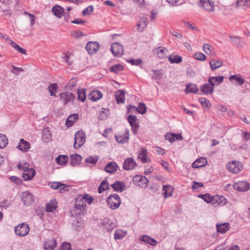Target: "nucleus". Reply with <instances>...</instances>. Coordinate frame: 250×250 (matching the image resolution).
I'll list each match as a JSON object with an SVG mask.
<instances>
[{"instance_id":"nucleus-43","label":"nucleus","mask_w":250,"mask_h":250,"mask_svg":"<svg viewBox=\"0 0 250 250\" xmlns=\"http://www.w3.org/2000/svg\"><path fill=\"white\" fill-rule=\"evenodd\" d=\"M168 60L171 63H179L182 61V58L177 55H171L168 57Z\"/></svg>"},{"instance_id":"nucleus-2","label":"nucleus","mask_w":250,"mask_h":250,"mask_svg":"<svg viewBox=\"0 0 250 250\" xmlns=\"http://www.w3.org/2000/svg\"><path fill=\"white\" fill-rule=\"evenodd\" d=\"M85 142V136L84 133L82 130H78L75 134V141L74 147L79 148L82 146Z\"/></svg>"},{"instance_id":"nucleus-17","label":"nucleus","mask_w":250,"mask_h":250,"mask_svg":"<svg viewBox=\"0 0 250 250\" xmlns=\"http://www.w3.org/2000/svg\"><path fill=\"white\" fill-rule=\"evenodd\" d=\"M165 139L169 141L171 143L176 140H182L183 137L180 134H175L173 133H167L165 136Z\"/></svg>"},{"instance_id":"nucleus-20","label":"nucleus","mask_w":250,"mask_h":250,"mask_svg":"<svg viewBox=\"0 0 250 250\" xmlns=\"http://www.w3.org/2000/svg\"><path fill=\"white\" fill-rule=\"evenodd\" d=\"M226 202V199L224 196L216 195L213 196L212 205L216 207L220 205H225Z\"/></svg>"},{"instance_id":"nucleus-56","label":"nucleus","mask_w":250,"mask_h":250,"mask_svg":"<svg viewBox=\"0 0 250 250\" xmlns=\"http://www.w3.org/2000/svg\"><path fill=\"white\" fill-rule=\"evenodd\" d=\"M152 73L151 74L152 79L158 80L162 77L163 74L160 70H152Z\"/></svg>"},{"instance_id":"nucleus-55","label":"nucleus","mask_w":250,"mask_h":250,"mask_svg":"<svg viewBox=\"0 0 250 250\" xmlns=\"http://www.w3.org/2000/svg\"><path fill=\"white\" fill-rule=\"evenodd\" d=\"M123 68L124 67L123 65L120 64H118L111 66L110 68V70L111 72H114L115 73H117L119 71L122 70Z\"/></svg>"},{"instance_id":"nucleus-30","label":"nucleus","mask_w":250,"mask_h":250,"mask_svg":"<svg viewBox=\"0 0 250 250\" xmlns=\"http://www.w3.org/2000/svg\"><path fill=\"white\" fill-rule=\"evenodd\" d=\"M223 61L220 59H212L209 62V64L210 68L211 70H215V69L220 67L223 65Z\"/></svg>"},{"instance_id":"nucleus-13","label":"nucleus","mask_w":250,"mask_h":250,"mask_svg":"<svg viewBox=\"0 0 250 250\" xmlns=\"http://www.w3.org/2000/svg\"><path fill=\"white\" fill-rule=\"evenodd\" d=\"M99 48V43L96 42H89L85 46V49L90 54H93L95 53Z\"/></svg>"},{"instance_id":"nucleus-51","label":"nucleus","mask_w":250,"mask_h":250,"mask_svg":"<svg viewBox=\"0 0 250 250\" xmlns=\"http://www.w3.org/2000/svg\"><path fill=\"white\" fill-rule=\"evenodd\" d=\"M198 197L203 199L207 203H211L212 204L213 196H210L209 194L207 193L205 194H201L199 195Z\"/></svg>"},{"instance_id":"nucleus-26","label":"nucleus","mask_w":250,"mask_h":250,"mask_svg":"<svg viewBox=\"0 0 250 250\" xmlns=\"http://www.w3.org/2000/svg\"><path fill=\"white\" fill-rule=\"evenodd\" d=\"M208 164V161L206 158L204 157H201L195 160L192 164V167L193 168H199L205 167Z\"/></svg>"},{"instance_id":"nucleus-42","label":"nucleus","mask_w":250,"mask_h":250,"mask_svg":"<svg viewBox=\"0 0 250 250\" xmlns=\"http://www.w3.org/2000/svg\"><path fill=\"white\" fill-rule=\"evenodd\" d=\"M57 202L55 200H51L46 204L45 209L48 212H53L57 207Z\"/></svg>"},{"instance_id":"nucleus-49","label":"nucleus","mask_w":250,"mask_h":250,"mask_svg":"<svg viewBox=\"0 0 250 250\" xmlns=\"http://www.w3.org/2000/svg\"><path fill=\"white\" fill-rule=\"evenodd\" d=\"M8 143L6 136L2 134H0V148L5 147Z\"/></svg>"},{"instance_id":"nucleus-6","label":"nucleus","mask_w":250,"mask_h":250,"mask_svg":"<svg viewBox=\"0 0 250 250\" xmlns=\"http://www.w3.org/2000/svg\"><path fill=\"white\" fill-rule=\"evenodd\" d=\"M227 167L230 172L234 173H238L241 170L242 165L238 162L232 161L227 164Z\"/></svg>"},{"instance_id":"nucleus-45","label":"nucleus","mask_w":250,"mask_h":250,"mask_svg":"<svg viewBox=\"0 0 250 250\" xmlns=\"http://www.w3.org/2000/svg\"><path fill=\"white\" fill-rule=\"evenodd\" d=\"M229 38L231 39V42L233 44L236 45L238 47L242 48L244 43L241 41V38L238 36L232 37L229 36Z\"/></svg>"},{"instance_id":"nucleus-5","label":"nucleus","mask_w":250,"mask_h":250,"mask_svg":"<svg viewBox=\"0 0 250 250\" xmlns=\"http://www.w3.org/2000/svg\"><path fill=\"white\" fill-rule=\"evenodd\" d=\"M111 51L114 56L120 57L124 54L123 46L119 43H113L111 46Z\"/></svg>"},{"instance_id":"nucleus-33","label":"nucleus","mask_w":250,"mask_h":250,"mask_svg":"<svg viewBox=\"0 0 250 250\" xmlns=\"http://www.w3.org/2000/svg\"><path fill=\"white\" fill-rule=\"evenodd\" d=\"M52 11L55 16L61 18L64 12V9L58 5H56L52 7Z\"/></svg>"},{"instance_id":"nucleus-23","label":"nucleus","mask_w":250,"mask_h":250,"mask_svg":"<svg viewBox=\"0 0 250 250\" xmlns=\"http://www.w3.org/2000/svg\"><path fill=\"white\" fill-rule=\"evenodd\" d=\"M17 147L23 152H27L30 148V145L29 142L21 139Z\"/></svg>"},{"instance_id":"nucleus-59","label":"nucleus","mask_w":250,"mask_h":250,"mask_svg":"<svg viewBox=\"0 0 250 250\" xmlns=\"http://www.w3.org/2000/svg\"><path fill=\"white\" fill-rule=\"evenodd\" d=\"M125 234L124 233V232L121 230H118L115 231L114 233V239H122L124 238Z\"/></svg>"},{"instance_id":"nucleus-11","label":"nucleus","mask_w":250,"mask_h":250,"mask_svg":"<svg viewBox=\"0 0 250 250\" xmlns=\"http://www.w3.org/2000/svg\"><path fill=\"white\" fill-rule=\"evenodd\" d=\"M233 188L239 191H246L250 189V186L249 183L245 181H240L235 183L233 185Z\"/></svg>"},{"instance_id":"nucleus-32","label":"nucleus","mask_w":250,"mask_h":250,"mask_svg":"<svg viewBox=\"0 0 250 250\" xmlns=\"http://www.w3.org/2000/svg\"><path fill=\"white\" fill-rule=\"evenodd\" d=\"M118 165L115 162H109L104 167L105 171L109 173H113L117 169Z\"/></svg>"},{"instance_id":"nucleus-24","label":"nucleus","mask_w":250,"mask_h":250,"mask_svg":"<svg viewBox=\"0 0 250 250\" xmlns=\"http://www.w3.org/2000/svg\"><path fill=\"white\" fill-rule=\"evenodd\" d=\"M224 76L210 77L208 80V83L211 84L213 87L216 85H220L224 81Z\"/></svg>"},{"instance_id":"nucleus-29","label":"nucleus","mask_w":250,"mask_h":250,"mask_svg":"<svg viewBox=\"0 0 250 250\" xmlns=\"http://www.w3.org/2000/svg\"><path fill=\"white\" fill-rule=\"evenodd\" d=\"M111 186L116 191L121 192L125 189V185L123 182L116 181Z\"/></svg>"},{"instance_id":"nucleus-57","label":"nucleus","mask_w":250,"mask_h":250,"mask_svg":"<svg viewBox=\"0 0 250 250\" xmlns=\"http://www.w3.org/2000/svg\"><path fill=\"white\" fill-rule=\"evenodd\" d=\"M199 101L201 103L203 107H208L211 106L210 102L206 98H200L199 99Z\"/></svg>"},{"instance_id":"nucleus-19","label":"nucleus","mask_w":250,"mask_h":250,"mask_svg":"<svg viewBox=\"0 0 250 250\" xmlns=\"http://www.w3.org/2000/svg\"><path fill=\"white\" fill-rule=\"evenodd\" d=\"M36 171L33 168L24 170L22 173V177L25 181L31 180L36 174Z\"/></svg>"},{"instance_id":"nucleus-58","label":"nucleus","mask_w":250,"mask_h":250,"mask_svg":"<svg viewBox=\"0 0 250 250\" xmlns=\"http://www.w3.org/2000/svg\"><path fill=\"white\" fill-rule=\"evenodd\" d=\"M42 138L43 139H45V141L50 140L51 138V134L49 132V130L48 128H45L43 130L42 132Z\"/></svg>"},{"instance_id":"nucleus-46","label":"nucleus","mask_w":250,"mask_h":250,"mask_svg":"<svg viewBox=\"0 0 250 250\" xmlns=\"http://www.w3.org/2000/svg\"><path fill=\"white\" fill-rule=\"evenodd\" d=\"M47 89L51 96H55L56 93L58 91L59 87L57 83H53L48 86Z\"/></svg>"},{"instance_id":"nucleus-25","label":"nucleus","mask_w":250,"mask_h":250,"mask_svg":"<svg viewBox=\"0 0 250 250\" xmlns=\"http://www.w3.org/2000/svg\"><path fill=\"white\" fill-rule=\"evenodd\" d=\"M147 150L145 148H142L138 155V159L141 160L143 163L149 162V159L147 157Z\"/></svg>"},{"instance_id":"nucleus-40","label":"nucleus","mask_w":250,"mask_h":250,"mask_svg":"<svg viewBox=\"0 0 250 250\" xmlns=\"http://www.w3.org/2000/svg\"><path fill=\"white\" fill-rule=\"evenodd\" d=\"M163 194L165 198L168 196H171L172 194L173 188L172 187L169 185H164L163 187Z\"/></svg>"},{"instance_id":"nucleus-21","label":"nucleus","mask_w":250,"mask_h":250,"mask_svg":"<svg viewBox=\"0 0 250 250\" xmlns=\"http://www.w3.org/2000/svg\"><path fill=\"white\" fill-rule=\"evenodd\" d=\"M229 80L234 85H242L244 83L245 80L239 75H233L229 77Z\"/></svg>"},{"instance_id":"nucleus-34","label":"nucleus","mask_w":250,"mask_h":250,"mask_svg":"<svg viewBox=\"0 0 250 250\" xmlns=\"http://www.w3.org/2000/svg\"><path fill=\"white\" fill-rule=\"evenodd\" d=\"M154 51L157 53L158 58L164 59L166 57V53L167 50L165 47L159 46L155 48Z\"/></svg>"},{"instance_id":"nucleus-41","label":"nucleus","mask_w":250,"mask_h":250,"mask_svg":"<svg viewBox=\"0 0 250 250\" xmlns=\"http://www.w3.org/2000/svg\"><path fill=\"white\" fill-rule=\"evenodd\" d=\"M198 91L199 89L197 85L192 83H188L186 85V88L185 90L186 93H196Z\"/></svg>"},{"instance_id":"nucleus-44","label":"nucleus","mask_w":250,"mask_h":250,"mask_svg":"<svg viewBox=\"0 0 250 250\" xmlns=\"http://www.w3.org/2000/svg\"><path fill=\"white\" fill-rule=\"evenodd\" d=\"M68 157L67 155H59L56 158V162L61 165H64L68 162Z\"/></svg>"},{"instance_id":"nucleus-14","label":"nucleus","mask_w":250,"mask_h":250,"mask_svg":"<svg viewBox=\"0 0 250 250\" xmlns=\"http://www.w3.org/2000/svg\"><path fill=\"white\" fill-rule=\"evenodd\" d=\"M137 166L136 163L134 161L132 158L126 159L123 165V168L125 170H131Z\"/></svg>"},{"instance_id":"nucleus-54","label":"nucleus","mask_w":250,"mask_h":250,"mask_svg":"<svg viewBox=\"0 0 250 250\" xmlns=\"http://www.w3.org/2000/svg\"><path fill=\"white\" fill-rule=\"evenodd\" d=\"M109 113L108 109L103 108L99 115V118L101 120H105L107 117V114Z\"/></svg>"},{"instance_id":"nucleus-38","label":"nucleus","mask_w":250,"mask_h":250,"mask_svg":"<svg viewBox=\"0 0 250 250\" xmlns=\"http://www.w3.org/2000/svg\"><path fill=\"white\" fill-rule=\"evenodd\" d=\"M140 241H143L145 243H147L152 246H156L157 244V242L153 238L149 237L146 235H143L140 238Z\"/></svg>"},{"instance_id":"nucleus-52","label":"nucleus","mask_w":250,"mask_h":250,"mask_svg":"<svg viewBox=\"0 0 250 250\" xmlns=\"http://www.w3.org/2000/svg\"><path fill=\"white\" fill-rule=\"evenodd\" d=\"M10 45H11L15 50H16L17 51H18L19 53L23 54H26V51L20 46L19 45H18L17 43H16L14 42H10Z\"/></svg>"},{"instance_id":"nucleus-48","label":"nucleus","mask_w":250,"mask_h":250,"mask_svg":"<svg viewBox=\"0 0 250 250\" xmlns=\"http://www.w3.org/2000/svg\"><path fill=\"white\" fill-rule=\"evenodd\" d=\"M78 99L83 102L86 99L85 90L84 89H77Z\"/></svg>"},{"instance_id":"nucleus-37","label":"nucleus","mask_w":250,"mask_h":250,"mask_svg":"<svg viewBox=\"0 0 250 250\" xmlns=\"http://www.w3.org/2000/svg\"><path fill=\"white\" fill-rule=\"evenodd\" d=\"M229 224L225 223L221 224H217L216 228L218 232L221 233H225L229 229Z\"/></svg>"},{"instance_id":"nucleus-28","label":"nucleus","mask_w":250,"mask_h":250,"mask_svg":"<svg viewBox=\"0 0 250 250\" xmlns=\"http://www.w3.org/2000/svg\"><path fill=\"white\" fill-rule=\"evenodd\" d=\"M70 165L72 166L75 167L81 163L82 160V157L79 154H74L70 156Z\"/></svg>"},{"instance_id":"nucleus-61","label":"nucleus","mask_w":250,"mask_h":250,"mask_svg":"<svg viewBox=\"0 0 250 250\" xmlns=\"http://www.w3.org/2000/svg\"><path fill=\"white\" fill-rule=\"evenodd\" d=\"M18 167L20 170H23V171L30 168L29 165L27 162H20L18 165Z\"/></svg>"},{"instance_id":"nucleus-36","label":"nucleus","mask_w":250,"mask_h":250,"mask_svg":"<svg viewBox=\"0 0 250 250\" xmlns=\"http://www.w3.org/2000/svg\"><path fill=\"white\" fill-rule=\"evenodd\" d=\"M103 94L100 91L94 90L90 93L88 98L91 101L95 102L100 100Z\"/></svg>"},{"instance_id":"nucleus-39","label":"nucleus","mask_w":250,"mask_h":250,"mask_svg":"<svg viewBox=\"0 0 250 250\" xmlns=\"http://www.w3.org/2000/svg\"><path fill=\"white\" fill-rule=\"evenodd\" d=\"M57 245V241L55 239L46 241L44 244V248L45 250H53Z\"/></svg>"},{"instance_id":"nucleus-22","label":"nucleus","mask_w":250,"mask_h":250,"mask_svg":"<svg viewBox=\"0 0 250 250\" xmlns=\"http://www.w3.org/2000/svg\"><path fill=\"white\" fill-rule=\"evenodd\" d=\"M79 118V115L77 113H73L70 115L66 119L65 125L67 127H71L78 120Z\"/></svg>"},{"instance_id":"nucleus-64","label":"nucleus","mask_w":250,"mask_h":250,"mask_svg":"<svg viewBox=\"0 0 250 250\" xmlns=\"http://www.w3.org/2000/svg\"><path fill=\"white\" fill-rule=\"evenodd\" d=\"M211 46L208 43L205 44L203 46V51L207 55L211 54Z\"/></svg>"},{"instance_id":"nucleus-18","label":"nucleus","mask_w":250,"mask_h":250,"mask_svg":"<svg viewBox=\"0 0 250 250\" xmlns=\"http://www.w3.org/2000/svg\"><path fill=\"white\" fill-rule=\"evenodd\" d=\"M85 199V197H83L82 195H79L76 199L75 203V208L81 211L83 210L86 207V204L83 199Z\"/></svg>"},{"instance_id":"nucleus-10","label":"nucleus","mask_w":250,"mask_h":250,"mask_svg":"<svg viewBox=\"0 0 250 250\" xmlns=\"http://www.w3.org/2000/svg\"><path fill=\"white\" fill-rule=\"evenodd\" d=\"M133 181L137 186L146 188L148 183V180L145 177L141 175H136L133 177Z\"/></svg>"},{"instance_id":"nucleus-3","label":"nucleus","mask_w":250,"mask_h":250,"mask_svg":"<svg viewBox=\"0 0 250 250\" xmlns=\"http://www.w3.org/2000/svg\"><path fill=\"white\" fill-rule=\"evenodd\" d=\"M30 230L28 225L25 223L18 225L15 229V231L17 235L20 236H25L27 235Z\"/></svg>"},{"instance_id":"nucleus-62","label":"nucleus","mask_w":250,"mask_h":250,"mask_svg":"<svg viewBox=\"0 0 250 250\" xmlns=\"http://www.w3.org/2000/svg\"><path fill=\"white\" fill-rule=\"evenodd\" d=\"M61 250H71V244L68 242H63L60 248Z\"/></svg>"},{"instance_id":"nucleus-53","label":"nucleus","mask_w":250,"mask_h":250,"mask_svg":"<svg viewBox=\"0 0 250 250\" xmlns=\"http://www.w3.org/2000/svg\"><path fill=\"white\" fill-rule=\"evenodd\" d=\"M98 159L99 157L97 156H89L85 159V162L95 165L97 163Z\"/></svg>"},{"instance_id":"nucleus-63","label":"nucleus","mask_w":250,"mask_h":250,"mask_svg":"<svg viewBox=\"0 0 250 250\" xmlns=\"http://www.w3.org/2000/svg\"><path fill=\"white\" fill-rule=\"evenodd\" d=\"M93 11V7L92 5L88 6L83 10L82 13L83 16L90 14Z\"/></svg>"},{"instance_id":"nucleus-50","label":"nucleus","mask_w":250,"mask_h":250,"mask_svg":"<svg viewBox=\"0 0 250 250\" xmlns=\"http://www.w3.org/2000/svg\"><path fill=\"white\" fill-rule=\"evenodd\" d=\"M236 7L250 6V0H237L236 3Z\"/></svg>"},{"instance_id":"nucleus-27","label":"nucleus","mask_w":250,"mask_h":250,"mask_svg":"<svg viewBox=\"0 0 250 250\" xmlns=\"http://www.w3.org/2000/svg\"><path fill=\"white\" fill-rule=\"evenodd\" d=\"M148 24L147 19L145 17L141 18L137 23V30L139 32H142L147 26Z\"/></svg>"},{"instance_id":"nucleus-35","label":"nucleus","mask_w":250,"mask_h":250,"mask_svg":"<svg viewBox=\"0 0 250 250\" xmlns=\"http://www.w3.org/2000/svg\"><path fill=\"white\" fill-rule=\"evenodd\" d=\"M125 91L124 90H119L115 94L116 100L117 104H124L125 103Z\"/></svg>"},{"instance_id":"nucleus-15","label":"nucleus","mask_w":250,"mask_h":250,"mask_svg":"<svg viewBox=\"0 0 250 250\" xmlns=\"http://www.w3.org/2000/svg\"><path fill=\"white\" fill-rule=\"evenodd\" d=\"M127 120L132 128L133 133H136L139 127V125L136 121V117L135 115H129L127 118Z\"/></svg>"},{"instance_id":"nucleus-31","label":"nucleus","mask_w":250,"mask_h":250,"mask_svg":"<svg viewBox=\"0 0 250 250\" xmlns=\"http://www.w3.org/2000/svg\"><path fill=\"white\" fill-rule=\"evenodd\" d=\"M200 89L202 92L206 94H211L213 93L214 87L208 83H205L202 85L200 87Z\"/></svg>"},{"instance_id":"nucleus-7","label":"nucleus","mask_w":250,"mask_h":250,"mask_svg":"<svg viewBox=\"0 0 250 250\" xmlns=\"http://www.w3.org/2000/svg\"><path fill=\"white\" fill-rule=\"evenodd\" d=\"M21 198L24 205L26 206L30 205L34 202L33 195L28 191L22 192Z\"/></svg>"},{"instance_id":"nucleus-12","label":"nucleus","mask_w":250,"mask_h":250,"mask_svg":"<svg viewBox=\"0 0 250 250\" xmlns=\"http://www.w3.org/2000/svg\"><path fill=\"white\" fill-rule=\"evenodd\" d=\"M115 226L116 225L114 223L108 218L104 219L100 226L101 228L107 231H111Z\"/></svg>"},{"instance_id":"nucleus-8","label":"nucleus","mask_w":250,"mask_h":250,"mask_svg":"<svg viewBox=\"0 0 250 250\" xmlns=\"http://www.w3.org/2000/svg\"><path fill=\"white\" fill-rule=\"evenodd\" d=\"M127 108L128 113L137 111L139 113L144 114L146 112V106L142 103H139L138 107H136V106L132 105H129Z\"/></svg>"},{"instance_id":"nucleus-1","label":"nucleus","mask_w":250,"mask_h":250,"mask_svg":"<svg viewBox=\"0 0 250 250\" xmlns=\"http://www.w3.org/2000/svg\"><path fill=\"white\" fill-rule=\"evenodd\" d=\"M106 202L108 206L113 209L118 208L121 203L120 197L116 193L110 195L107 197Z\"/></svg>"},{"instance_id":"nucleus-9","label":"nucleus","mask_w":250,"mask_h":250,"mask_svg":"<svg viewBox=\"0 0 250 250\" xmlns=\"http://www.w3.org/2000/svg\"><path fill=\"white\" fill-rule=\"evenodd\" d=\"M60 100L64 104H67L69 102H72L75 99V95L73 93L64 92L60 94Z\"/></svg>"},{"instance_id":"nucleus-4","label":"nucleus","mask_w":250,"mask_h":250,"mask_svg":"<svg viewBox=\"0 0 250 250\" xmlns=\"http://www.w3.org/2000/svg\"><path fill=\"white\" fill-rule=\"evenodd\" d=\"M199 6L204 10L213 12L214 10V3L212 0H199Z\"/></svg>"},{"instance_id":"nucleus-16","label":"nucleus","mask_w":250,"mask_h":250,"mask_svg":"<svg viewBox=\"0 0 250 250\" xmlns=\"http://www.w3.org/2000/svg\"><path fill=\"white\" fill-rule=\"evenodd\" d=\"M129 136V130L127 129H126L124 134L116 135L115 136V138L118 143L123 144L128 142Z\"/></svg>"},{"instance_id":"nucleus-60","label":"nucleus","mask_w":250,"mask_h":250,"mask_svg":"<svg viewBox=\"0 0 250 250\" xmlns=\"http://www.w3.org/2000/svg\"><path fill=\"white\" fill-rule=\"evenodd\" d=\"M194 57L196 60L201 61H205L207 58L206 55L201 52H197L195 53Z\"/></svg>"},{"instance_id":"nucleus-47","label":"nucleus","mask_w":250,"mask_h":250,"mask_svg":"<svg viewBox=\"0 0 250 250\" xmlns=\"http://www.w3.org/2000/svg\"><path fill=\"white\" fill-rule=\"evenodd\" d=\"M109 188L108 183L106 180H104L98 188V192L99 193H101Z\"/></svg>"}]
</instances>
